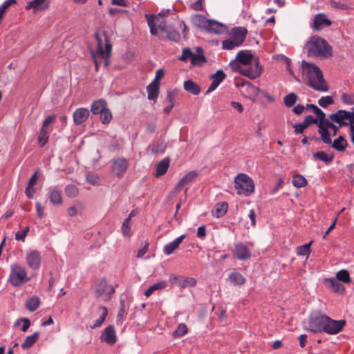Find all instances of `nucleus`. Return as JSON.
Masks as SVG:
<instances>
[{
	"instance_id": "obj_1",
	"label": "nucleus",
	"mask_w": 354,
	"mask_h": 354,
	"mask_svg": "<svg viewBox=\"0 0 354 354\" xmlns=\"http://www.w3.org/2000/svg\"><path fill=\"white\" fill-rule=\"evenodd\" d=\"M303 74L307 79L308 85L312 88L322 92H326L328 86L324 78L320 68L313 63L303 61L301 64Z\"/></svg>"
},
{
	"instance_id": "obj_2",
	"label": "nucleus",
	"mask_w": 354,
	"mask_h": 354,
	"mask_svg": "<svg viewBox=\"0 0 354 354\" xmlns=\"http://www.w3.org/2000/svg\"><path fill=\"white\" fill-rule=\"evenodd\" d=\"M95 37L97 41L95 55L100 59H104V66L109 67L112 51L110 36L105 30L99 29L95 32Z\"/></svg>"
},
{
	"instance_id": "obj_3",
	"label": "nucleus",
	"mask_w": 354,
	"mask_h": 354,
	"mask_svg": "<svg viewBox=\"0 0 354 354\" xmlns=\"http://www.w3.org/2000/svg\"><path fill=\"white\" fill-rule=\"evenodd\" d=\"M309 57L328 58L333 55L332 48L324 39L313 36L306 44Z\"/></svg>"
},
{
	"instance_id": "obj_4",
	"label": "nucleus",
	"mask_w": 354,
	"mask_h": 354,
	"mask_svg": "<svg viewBox=\"0 0 354 354\" xmlns=\"http://www.w3.org/2000/svg\"><path fill=\"white\" fill-rule=\"evenodd\" d=\"M234 184L239 195L243 194L248 196L254 192V181L245 174H239L234 178Z\"/></svg>"
},
{
	"instance_id": "obj_5",
	"label": "nucleus",
	"mask_w": 354,
	"mask_h": 354,
	"mask_svg": "<svg viewBox=\"0 0 354 354\" xmlns=\"http://www.w3.org/2000/svg\"><path fill=\"white\" fill-rule=\"evenodd\" d=\"M30 280L27 275L25 268L18 265L13 264L10 268V272L8 282L14 287H21Z\"/></svg>"
},
{
	"instance_id": "obj_6",
	"label": "nucleus",
	"mask_w": 354,
	"mask_h": 354,
	"mask_svg": "<svg viewBox=\"0 0 354 354\" xmlns=\"http://www.w3.org/2000/svg\"><path fill=\"white\" fill-rule=\"evenodd\" d=\"M328 316L320 313L313 314L308 320L309 330L315 333L326 332Z\"/></svg>"
},
{
	"instance_id": "obj_7",
	"label": "nucleus",
	"mask_w": 354,
	"mask_h": 354,
	"mask_svg": "<svg viewBox=\"0 0 354 354\" xmlns=\"http://www.w3.org/2000/svg\"><path fill=\"white\" fill-rule=\"evenodd\" d=\"M334 123L332 122L328 118H326V115L320 118V122L317 124L318 133L320 135L321 140L324 144H330L331 138L329 129H335Z\"/></svg>"
},
{
	"instance_id": "obj_8",
	"label": "nucleus",
	"mask_w": 354,
	"mask_h": 354,
	"mask_svg": "<svg viewBox=\"0 0 354 354\" xmlns=\"http://www.w3.org/2000/svg\"><path fill=\"white\" fill-rule=\"evenodd\" d=\"M145 17L150 28V33L152 35H156L158 34V29L162 32H165L168 28L165 21L161 20L160 15L158 16H156L153 15L146 14Z\"/></svg>"
},
{
	"instance_id": "obj_9",
	"label": "nucleus",
	"mask_w": 354,
	"mask_h": 354,
	"mask_svg": "<svg viewBox=\"0 0 354 354\" xmlns=\"http://www.w3.org/2000/svg\"><path fill=\"white\" fill-rule=\"evenodd\" d=\"M236 69L241 75L251 80L259 77L262 73V68L259 62H255L254 64L238 66Z\"/></svg>"
},
{
	"instance_id": "obj_10",
	"label": "nucleus",
	"mask_w": 354,
	"mask_h": 354,
	"mask_svg": "<svg viewBox=\"0 0 354 354\" xmlns=\"http://www.w3.org/2000/svg\"><path fill=\"white\" fill-rule=\"evenodd\" d=\"M129 167V162L127 159L119 157L113 159L111 171L113 176L121 178L126 173Z\"/></svg>"
},
{
	"instance_id": "obj_11",
	"label": "nucleus",
	"mask_w": 354,
	"mask_h": 354,
	"mask_svg": "<svg viewBox=\"0 0 354 354\" xmlns=\"http://www.w3.org/2000/svg\"><path fill=\"white\" fill-rule=\"evenodd\" d=\"M169 281L171 285L177 286L181 289L194 287L196 285V280L193 277H185L175 274H171L169 276Z\"/></svg>"
},
{
	"instance_id": "obj_12",
	"label": "nucleus",
	"mask_w": 354,
	"mask_h": 354,
	"mask_svg": "<svg viewBox=\"0 0 354 354\" xmlns=\"http://www.w3.org/2000/svg\"><path fill=\"white\" fill-rule=\"evenodd\" d=\"M346 324L345 320H334L328 316L325 333L330 335L337 334L343 330Z\"/></svg>"
},
{
	"instance_id": "obj_13",
	"label": "nucleus",
	"mask_w": 354,
	"mask_h": 354,
	"mask_svg": "<svg viewBox=\"0 0 354 354\" xmlns=\"http://www.w3.org/2000/svg\"><path fill=\"white\" fill-rule=\"evenodd\" d=\"M28 267L34 270H39L41 264V254L37 250L30 251L26 257Z\"/></svg>"
},
{
	"instance_id": "obj_14",
	"label": "nucleus",
	"mask_w": 354,
	"mask_h": 354,
	"mask_svg": "<svg viewBox=\"0 0 354 354\" xmlns=\"http://www.w3.org/2000/svg\"><path fill=\"white\" fill-rule=\"evenodd\" d=\"M328 119L332 122L338 124L339 127H347L348 126V122L344 120L348 119V111L342 109L338 110L335 113L329 115Z\"/></svg>"
},
{
	"instance_id": "obj_15",
	"label": "nucleus",
	"mask_w": 354,
	"mask_h": 354,
	"mask_svg": "<svg viewBox=\"0 0 354 354\" xmlns=\"http://www.w3.org/2000/svg\"><path fill=\"white\" fill-rule=\"evenodd\" d=\"M233 254L239 260H246L250 259L252 256L250 249L243 243L234 245Z\"/></svg>"
},
{
	"instance_id": "obj_16",
	"label": "nucleus",
	"mask_w": 354,
	"mask_h": 354,
	"mask_svg": "<svg viewBox=\"0 0 354 354\" xmlns=\"http://www.w3.org/2000/svg\"><path fill=\"white\" fill-rule=\"evenodd\" d=\"M100 339L109 345H113L117 342L116 333L113 325H109L104 329Z\"/></svg>"
},
{
	"instance_id": "obj_17",
	"label": "nucleus",
	"mask_w": 354,
	"mask_h": 354,
	"mask_svg": "<svg viewBox=\"0 0 354 354\" xmlns=\"http://www.w3.org/2000/svg\"><path fill=\"white\" fill-rule=\"evenodd\" d=\"M248 30L244 27H234L232 28L230 36L238 45L241 46L245 39Z\"/></svg>"
},
{
	"instance_id": "obj_18",
	"label": "nucleus",
	"mask_w": 354,
	"mask_h": 354,
	"mask_svg": "<svg viewBox=\"0 0 354 354\" xmlns=\"http://www.w3.org/2000/svg\"><path fill=\"white\" fill-rule=\"evenodd\" d=\"M225 77L226 75L222 70H218L214 74L212 75L210 78L212 80V82L207 91V93L214 91Z\"/></svg>"
},
{
	"instance_id": "obj_19",
	"label": "nucleus",
	"mask_w": 354,
	"mask_h": 354,
	"mask_svg": "<svg viewBox=\"0 0 354 354\" xmlns=\"http://www.w3.org/2000/svg\"><path fill=\"white\" fill-rule=\"evenodd\" d=\"M205 30L211 33L223 34L226 32L227 27L221 23L209 19L207 24Z\"/></svg>"
},
{
	"instance_id": "obj_20",
	"label": "nucleus",
	"mask_w": 354,
	"mask_h": 354,
	"mask_svg": "<svg viewBox=\"0 0 354 354\" xmlns=\"http://www.w3.org/2000/svg\"><path fill=\"white\" fill-rule=\"evenodd\" d=\"M186 237L185 234H183L178 238H176L175 240H174L172 242L169 243L168 244L165 245L163 248V252L166 255H170L176 249L178 248L180 244L183 242V241Z\"/></svg>"
},
{
	"instance_id": "obj_21",
	"label": "nucleus",
	"mask_w": 354,
	"mask_h": 354,
	"mask_svg": "<svg viewBox=\"0 0 354 354\" xmlns=\"http://www.w3.org/2000/svg\"><path fill=\"white\" fill-rule=\"evenodd\" d=\"M48 7L49 3L47 0H32L26 4L25 9L27 10L34 9L40 11L46 10Z\"/></svg>"
},
{
	"instance_id": "obj_22",
	"label": "nucleus",
	"mask_w": 354,
	"mask_h": 354,
	"mask_svg": "<svg viewBox=\"0 0 354 354\" xmlns=\"http://www.w3.org/2000/svg\"><path fill=\"white\" fill-rule=\"evenodd\" d=\"M89 116V111L86 108H79L73 113V121L75 124H81Z\"/></svg>"
},
{
	"instance_id": "obj_23",
	"label": "nucleus",
	"mask_w": 354,
	"mask_h": 354,
	"mask_svg": "<svg viewBox=\"0 0 354 354\" xmlns=\"http://www.w3.org/2000/svg\"><path fill=\"white\" fill-rule=\"evenodd\" d=\"M332 21L326 17L324 13H319L315 16L313 28L316 30L320 29L322 26H329Z\"/></svg>"
},
{
	"instance_id": "obj_24",
	"label": "nucleus",
	"mask_w": 354,
	"mask_h": 354,
	"mask_svg": "<svg viewBox=\"0 0 354 354\" xmlns=\"http://www.w3.org/2000/svg\"><path fill=\"white\" fill-rule=\"evenodd\" d=\"M170 164V158L167 157L158 162L156 167L155 176L159 178L165 174Z\"/></svg>"
},
{
	"instance_id": "obj_25",
	"label": "nucleus",
	"mask_w": 354,
	"mask_h": 354,
	"mask_svg": "<svg viewBox=\"0 0 354 354\" xmlns=\"http://www.w3.org/2000/svg\"><path fill=\"white\" fill-rule=\"evenodd\" d=\"M160 84L153 82L147 86V98L149 100L156 102L160 93Z\"/></svg>"
},
{
	"instance_id": "obj_26",
	"label": "nucleus",
	"mask_w": 354,
	"mask_h": 354,
	"mask_svg": "<svg viewBox=\"0 0 354 354\" xmlns=\"http://www.w3.org/2000/svg\"><path fill=\"white\" fill-rule=\"evenodd\" d=\"M198 176V173L195 171H192L184 176L181 180L176 184L175 187L176 191L180 190L184 185H188L194 180Z\"/></svg>"
},
{
	"instance_id": "obj_27",
	"label": "nucleus",
	"mask_w": 354,
	"mask_h": 354,
	"mask_svg": "<svg viewBox=\"0 0 354 354\" xmlns=\"http://www.w3.org/2000/svg\"><path fill=\"white\" fill-rule=\"evenodd\" d=\"M325 282L328 288L335 293L343 294L345 291L344 286L336 279H326Z\"/></svg>"
},
{
	"instance_id": "obj_28",
	"label": "nucleus",
	"mask_w": 354,
	"mask_h": 354,
	"mask_svg": "<svg viewBox=\"0 0 354 354\" xmlns=\"http://www.w3.org/2000/svg\"><path fill=\"white\" fill-rule=\"evenodd\" d=\"M331 147L338 151H344L348 146V142L344 136H339L330 144Z\"/></svg>"
},
{
	"instance_id": "obj_29",
	"label": "nucleus",
	"mask_w": 354,
	"mask_h": 354,
	"mask_svg": "<svg viewBox=\"0 0 354 354\" xmlns=\"http://www.w3.org/2000/svg\"><path fill=\"white\" fill-rule=\"evenodd\" d=\"M229 281L235 286H243L246 282L245 277L239 272H232L228 276Z\"/></svg>"
},
{
	"instance_id": "obj_30",
	"label": "nucleus",
	"mask_w": 354,
	"mask_h": 354,
	"mask_svg": "<svg viewBox=\"0 0 354 354\" xmlns=\"http://www.w3.org/2000/svg\"><path fill=\"white\" fill-rule=\"evenodd\" d=\"M228 209V204L227 202H221L217 203L212 211V214L216 218L223 216Z\"/></svg>"
},
{
	"instance_id": "obj_31",
	"label": "nucleus",
	"mask_w": 354,
	"mask_h": 354,
	"mask_svg": "<svg viewBox=\"0 0 354 354\" xmlns=\"http://www.w3.org/2000/svg\"><path fill=\"white\" fill-rule=\"evenodd\" d=\"M106 107L105 100L100 99L94 101L91 106V111L93 114L97 115L102 112Z\"/></svg>"
},
{
	"instance_id": "obj_32",
	"label": "nucleus",
	"mask_w": 354,
	"mask_h": 354,
	"mask_svg": "<svg viewBox=\"0 0 354 354\" xmlns=\"http://www.w3.org/2000/svg\"><path fill=\"white\" fill-rule=\"evenodd\" d=\"M252 59L253 55L251 53L244 50L239 51L236 55V59L243 66L251 64Z\"/></svg>"
},
{
	"instance_id": "obj_33",
	"label": "nucleus",
	"mask_w": 354,
	"mask_h": 354,
	"mask_svg": "<svg viewBox=\"0 0 354 354\" xmlns=\"http://www.w3.org/2000/svg\"><path fill=\"white\" fill-rule=\"evenodd\" d=\"M39 337V332H35L32 335L27 336L24 342L21 344L22 348L26 350L32 347L37 342Z\"/></svg>"
},
{
	"instance_id": "obj_34",
	"label": "nucleus",
	"mask_w": 354,
	"mask_h": 354,
	"mask_svg": "<svg viewBox=\"0 0 354 354\" xmlns=\"http://www.w3.org/2000/svg\"><path fill=\"white\" fill-rule=\"evenodd\" d=\"M41 304L40 299L37 296H32L26 301V308L30 312L35 311Z\"/></svg>"
},
{
	"instance_id": "obj_35",
	"label": "nucleus",
	"mask_w": 354,
	"mask_h": 354,
	"mask_svg": "<svg viewBox=\"0 0 354 354\" xmlns=\"http://www.w3.org/2000/svg\"><path fill=\"white\" fill-rule=\"evenodd\" d=\"M197 54L194 53L192 59L191 60V63L194 66H200L202 63L206 62V58L203 55V51L202 48L197 47L196 48Z\"/></svg>"
},
{
	"instance_id": "obj_36",
	"label": "nucleus",
	"mask_w": 354,
	"mask_h": 354,
	"mask_svg": "<svg viewBox=\"0 0 354 354\" xmlns=\"http://www.w3.org/2000/svg\"><path fill=\"white\" fill-rule=\"evenodd\" d=\"M184 89L195 95H198L201 93V88L199 86L193 82L192 80H187L184 82Z\"/></svg>"
},
{
	"instance_id": "obj_37",
	"label": "nucleus",
	"mask_w": 354,
	"mask_h": 354,
	"mask_svg": "<svg viewBox=\"0 0 354 354\" xmlns=\"http://www.w3.org/2000/svg\"><path fill=\"white\" fill-rule=\"evenodd\" d=\"M48 198L50 203L53 205H61L62 203L61 191L53 189L49 192Z\"/></svg>"
},
{
	"instance_id": "obj_38",
	"label": "nucleus",
	"mask_w": 354,
	"mask_h": 354,
	"mask_svg": "<svg viewBox=\"0 0 354 354\" xmlns=\"http://www.w3.org/2000/svg\"><path fill=\"white\" fill-rule=\"evenodd\" d=\"M313 158L315 160H319L324 162L326 164L330 163L334 159V154H327L323 151H317L313 153Z\"/></svg>"
},
{
	"instance_id": "obj_39",
	"label": "nucleus",
	"mask_w": 354,
	"mask_h": 354,
	"mask_svg": "<svg viewBox=\"0 0 354 354\" xmlns=\"http://www.w3.org/2000/svg\"><path fill=\"white\" fill-rule=\"evenodd\" d=\"M209 19L202 15L196 14L192 16V21L195 26L205 30Z\"/></svg>"
},
{
	"instance_id": "obj_40",
	"label": "nucleus",
	"mask_w": 354,
	"mask_h": 354,
	"mask_svg": "<svg viewBox=\"0 0 354 354\" xmlns=\"http://www.w3.org/2000/svg\"><path fill=\"white\" fill-rule=\"evenodd\" d=\"M98 310L101 312V315L99 319L95 320L94 324L91 326V328L100 327L108 315V309L106 307L100 306L98 307Z\"/></svg>"
},
{
	"instance_id": "obj_41",
	"label": "nucleus",
	"mask_w": 354,
	"mask_h": 354,
	"mask_svg": "<svg viewBox=\"0 0 354 354\" xmlns=\"http://www.w3.org/2000/svg\"><path fill=\"white\" fill-rule=\"evenodd\" d=\"M108 289V282L105 278H102L100 280L99 283L97 285L95 289V296L96 297H100L102 295L106 292V290Z\"/></svg>"
},
{
	"instance_id": "obj_42",
	"label": "nucleus",
	"mask_w": 354,
	"mask_h": 354,
	"mask_svg": "<svg viewBox=\"0 0 354 354\" xmlns=\"http://www.w3.org/2000/svg\"><path fill=\"white\" fill-rule=\"evenodd\" d=\"M49 139V131L48 129L41 128L37 138V143L40 147H44L48 142Z\"/></svg>"
},
{
	"instance_id": "obj_43",
	"label": "nucleus",
	"mask_w": 354,
	"mask_h": 354,
	"mask_svg": "<svg viewBox=\"0 0 354 354\" xmlns=\"http://www.w3.org/2000/svg\"><path fill=\"white\" fill-rule=\"evenodd\" d=\"M292 184L295 187L301 188L307 185L308 181L304 176L296 174L293 176Z\"/></svg>"
},
{
	"instance_id": "obj_44",
	"label": "nucleus",
	"mask_w": 354,
	"mask_h": 354,
	"mask_svg": "<svg viewBox=\"0 0 354 354\" xmlns=\"http://www.w3.org/2000/svg\"><path fill=\"white\" fill-rule=\"evenodd\" d=\"M167 33V37L169 40L174 42H178L180 39V35L176 30H174L170 27H168L167 30L165 31Z\"/></svg>"
},
{
	"instance_id": "obj_45",
	"label": "nucleus",
	"mask_w": 354,
	"mask_h": 354,
	"mask_svg": "<svg viewBox=\"0 0 354 354\" xmlns=\"http://www.w3.org/2000/svg\"><path fill=\"white\" fill-rule=\"evenodd\" d=\"M84 209V206L81 202H76L74 205L70 207L68 209V216L73 217L77 215V212L83 211Z\"/></svg>"
},
{
	"instance_id": "obj_46",
	"label": "nucleus",
	"mask_w": 354,
	"mask_h": 354,
	"mask_svg": "<svg viewBox=\"0 0 354 354\" xmlns=\"http://www.w3.org/2000/svg\"><path fill=\"white\" fill-rule=\"evenodd\" d=\"M312 244V241H310L308 243H306L304 245L298 246L297 248V254L299 256H307L308 257L309 254L311 252L310 250V245Z\"/></svg>"
},
{
	"instance_id": "obj_47",
	"label": "nucleus",
	"mask_w": 354,
	"mask_h": 354,
	"mask_svg": "<svg viewBox=\"0 0 354 354\" xmlns=\"http://www.w3.org/2000/svg\"><path fill=\"white\" fill-rule=\"evenodd\" d=\"M297 100L298 96L294 93H290L284 97L283 103L287 107H292Z\"/></svg>"
},
{
	"instance_id": "obj_48",
	"label": "nucleus",
	"mask_w": 354,
	"mask_h": 354,
	"mask_svg": "<svg viewBox=\"0 0 354 354\" xmlns=\"http://www.w3.org/2000/svg\"><path fill=\"white\" fill-rule=\"evenodd\" d=\"M336 279L344 283H350L351 281L349 272L346 270H341L337 272L336 274Z\"/></svg>"
},
{
	"instance_id": "obj_49",
	"label": "nucleus",
	"mask_w": 354,
	"mask_h": 354,
	"mask_svg": "<svg viewBox=\"0 0 354 354\" xmlns=\"http://www.w3.org/2000/svg\"><path fill=\"white\" fill-rule=\"evenodd\" d=\"M187 333V327L185 324H180L176 329L172 332L174 338L180 337L185 335Z\"/></svg>"
},
{
	"instance_id": "obj_50",
	"label": "nucleus",
	"mask_w": 354,
	"mask_h": 354,
	"mask_svg": "<svg viewBox=\"0 0 354 354\" xmlns=\"http://www.w3.org/2000/svg\"><path fill=\"white\" fill-rule=\"evenodd\" d=\"M65 194L69 198H75L79 194L78 188L74 185H68L65 187Z\"/></svg>"
},
{
	"instance_id": "obj_51",
	"label": "nucleus",
	"mask_w": 354,
	"mask_h": 354,
	"mask_svg": "<svg viewBox=\"0 0 354 354\" xmlns=\"http://www.w3.org/2000/svg\"><path fill=\"white\" fill-rule=\"evenodd\" d=\"M100 121L102 124H109L112 119V114L108 108L100 113Z\"/></svg>"
},
{
	"instance_id": "obj_52",
	"label": "nucleus",
	"mask_w": 354,
	"mask_h": 354,
	"mask_svg": "<svg viewBox=\"0 0 354 354\" xmlns=\"http://www.w3.org/2000/svg\"><path fill=\"white\" fill-rule=\"evenodd\" d=\"M178 91L177 89L169 90L167 91L166 102L169 104H174L175 106L176 98L178 95Z\"/></svg>"
},
{
	"instance_id": "obj_53",
	"label": "nucleus",
	"mask_w": 354,
	"mask_h": 354,
	"mask_svg": "<svg viewBox=\"0 0 354 354\" xmlns=\"http://www.w3.org/2000/svg\"><path fill=\"white\" fill-rule=\"evenodd\" d=\"M193 55L194 53L189 48H185L182 50V55L179 57V60L183 62H187L188 60L191 61Z\"/></svg>"
},
{
	"instance_id": "obj_54",
	"label": "nucleus",
	"mask_w": 354,
	"mask_h": 354,
	"mask_svg": "<svg viewBox=\"0 0 354 354\" xmlns=\"http://www.w3.org/2000/svg\"><path fill=\"white\" fill-rule=\"evenodd\" d=\"M149 147L151 152L155 154L163 153L165 149V145L162 142L153 143Z\"/></svg>"
},
{
	"instance_id": "obj_55",
	"label": "nucleus",
	"mask_w": 354,
	"mask_h": 354,
	"mask_svg": "<svg viewBox=\"0 0 354 354\" xmlns=\"http://www.w3.org/2000/svg\"><path fill=\"white\" fill-rule=\"evenodd\" d=\"M122 234L125 236H131L132 235L131 227H130V222L129 221V219H125L121 227Z\"/></svg>"
},
{
	"instance_id": "obj_56",
	"label": "nucleus",
	"mask_w": 354,
	"mask_h": 354,
	"mask_svg": "<svg viewBox=\"0 0 354 354\" xmlns=\"http://www.w3.org/2000/svg\"><path fill=\"white\" fill-rule=\"evenodd\" d=\"M334 103L333 98L331 96H324L318 100V104L323 108H326L328 106Z\"/></svg>"
},
{
	"instance_id": "obj_57",
	"label": "nucleus",
	"mask_w": 354,
	"mask_h": 354,
	"mask_svg": "<svg viewBox=\"0 0 354 354\" xmlns=\"http://www.w3.org/2000/svg\"><path fill=\"white\" fill-rule=\"evenodd\" d=\"M305 109H310L316 115L317 117H323L326 113L320 109L317 106L313 104H308L305 106Z\"/></svg>"
},
{
	"instance_id": "obj_58",
	"label": "nucleus",
	"mask_w": 354,
	"mask_h": 354,
	"mask_svg": "<svg viewBox=\"0 0 354 354\" xmlns=\"http://www.w3.org/2000/svg\"><path fill=\"white\" fill-rule=\"evenodd\" d=\"M319 122H320L319 117L315 118L314 116H313L311 115H308L306 116L303 121V122L305 124V125L307 127H309L313 124L317 125L319 123Z\"/></svg>"
},
{
	"instance_id": "obj_59",
	"label": "nucleus",
	"mask_w": 354,
	"mask_h": 354,
	"mask_svg": "<svg viewBox=\"0 0 354 354\" xmlns=\"http://www.w3.org/2000/svg\"><path fill=\"white\" fill-rule=\"evenodd\" d=\"M240 46L231 38L222 41V48L225 50H232L236 47Z\"/></svg>"
},
{
	"instance_id": "obj_60",
	"label": "nucleus",
	"mask_w": 354,
	"mask_h": 354,
	"mask_svg": "<svg viewBox=\"0 0 354 354\" xmlns=\"http://www.w3.org/2000/svg\"><path fill=\"white\" fill-rule=\"evenodd\" d=\"M292 127L294 128V133L296 135L303 134L304 130L308 128L303 122L300 123L294 124L292 125Z\"/></svg>"
},
{
	"instance_id": "obj_61",
	"label": "nucleus",
	"mask_w": 354,
	"mask_h": 354,
	"mask_svg": "<svg viewBox=\"0 0 354 354\" xmlns=\"http://www.w3.org/2000/svg\"><path fill=\"white\" fill-rule=\"evenodd\" d=\"M28 232H29L28 227H25L22 231L17 232L15 234V239L17 241H21L24 242L25 241V238L27 236Z\"/></svg>"
},
{
	"instance_id": "obj_62",
	"label": "nucleus",
	"mask_w": 354,
	"mask_h": 354,
	"mask_svg": "<svg viewBox=\"0 0 354 354\" xmlns=\"http://www.w3.org/2000/svg\"><path fill=\"white\" fill-rule=\"evenodd\" d=\"M203 0H197L195 2L190 4L189 7L192 10L195 11H203L204 10Z\"/></svg>"
},
{
	"instance_id": "obj_63",
	"label": "nucleus",
	"mask_w": 354,
	"mask_h": 354,
	"mask_svg": "<svg viewBox=\"0 0 354 354\" xmlns=\"http://www.w3.org/2000/svg\"><path fill=\"white\" fill-rule=\"evenodd\" d=\"M56 119V115H50L48 116L43 122L41 128H44V129H48V127L53 124Z\"/></svg>"
},
{
	"instance_id": "obj_64",
	"label": "nucleus",
	"mask_w": 354,
	"mask_h": 354,
	"mask_svg": "<svg viewBox=\"0 0 354 354\" xmlns=\"http://www.w3.org/2000/svg\"><path fill=\"white\" fill-rule=\"evenodd\" d=\"M342 100L344 103L349 105L354 104V95H348L346 93H343L342 95Z\"/></svg>"
}]
</instances>
